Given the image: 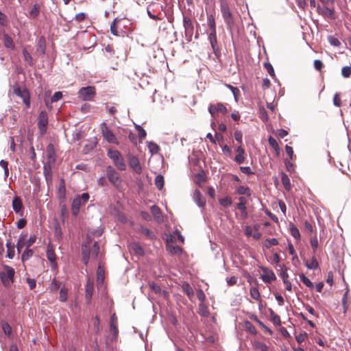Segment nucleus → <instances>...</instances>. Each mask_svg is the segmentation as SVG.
<instances>
[{"label":"nucleus","mask_w":351,"mask_h":351,"mask_svg":"<svg viewBox=\"0 0 351 351\" xmlns=\"http://www.w3.org/2000/svg\"><path fill=\"white\" fill-rule=\"evenodd\" d=\"M15 271L8 266H3V271L0 273V278L2 283L5 287H9L14 281Z\"/></svg>","instance_id":"nucleus-1"},{"label":"nucleus","mask_w":351,"mask_h":351,"mask_svg":"<svg viewBox=\"0 0 351 351\" xmlns=\"http://www.w3.org/2000/svg\"><path fill=\"white\" fill-rule=\"evenodd\" d=\"M89 199V195L84 193L81 195H77L74 198L72 202L71 211L73 215L77 216L80 212L82 206L84 205Z\"/></svg>","instance_id":"nucleus-2"},{"label":"nucleus","mask_w":351,"mask_h":351,"mask_svg":"<svg viewBox=\"0 0 351 351\" xmlns=\"http://www.w3.org/2000/svg\"><path fill=\"white\" fill-rule=\"evenodd\" d=\"M108 156L113 160L114 164L119 170H125L126 165L119 151L110 149L108 151Z\"/></svg>","instance_id":"nucleus-3"},{"label":"nucleus","mask_w":351,"mask_h":351,"mask_svg":"<svg viewBox=\"0 0 351 351\" xmlns=\"http://www.w3.org/2000/svg\"><path fill=\"white\" fill-rule=\"evenodd\" d=\"M220 8L226 24L228 28H231L234 25V19L228 3L222 1L220 3Z\"/></svg>","instance_id":"nucleus-4"},{"label":"nucleus","mask_w":351,"mask_h":351,"mask_svg":"<svg viewBox=\"0 0 351 351\" xmlns=\"http://www.w3.org/2000/svg\"><path fill=\"white\" fill-rule=\"evenodd\" d=\"M47 161L44 165V171L49 172L56 162V152L53 146L49 144L47 147Z\"/></svg>","instance_id":"nucleus-5"},{"label":"nucleus","mask_w":351,"mask_h":351,"mask_svg":"<svg viewBox=\"0 0 351 351\" xmlns=\"http://www.w3.org/2000/svg\"><path fill=\"white\" fill-rule=\"evenodd\" d=\"M95 93L94 86L82 87L78 91V97L82 101H90L94 97Z\"/></svg>","instance_id":"nucleus-6"},{"label":"nucleus","mask_w":351,"mask_h":351,"mask_svg":"<svg viewBox=\"0 0 351 351\" xmlns=\"http://www.w3.org/2000/svg\"><path fill=\"white\" fill-rule=\"evenodd\" d=\"M101 130L104 138L110 143H113L118 145L119 141L112 132L110 128L108 127L106 123H103L101 125Z\"/></svg>","instance_id":"nucleus-7"},{"label":"nucleus","mask_w":351,"mask_h":351,"mask_svg":"<svg viewBox=\"0 0 351 351\" xmlns=\"http://www.w3.org/2000/svg\"><path fill=\"white\" fill-rule=\"evenodd\" d=\"M86 245H82V255H83V261L84 264H87L89 260L90 256L93 258H96L98 256L99 247L97 242H95L93 245V249L90 252H88L86 250Z\"/></svg>","instance_id":"nucleus-8"},{"label":"nucleus","mask_w":351,"mask_h":351,"mask_svg":"<svg viewBox=\"0 0 351 351\" xmlns=\"http://www.w3.org/2000/svg\"><path fill=\"white\" fill-rule=\"evenodd\" d=\"M106 174L109 182H110L112 184L116 186H118L121 184V180L119 173L111 166L107 167Z\"/></svg>","instance_id":"nucleus-9"},{"label":"nucleus","mask_w":351,"mask_h":351,"mask_svg":"<svg viewBox=\"0 0 351 351\" xmlns=\"http://www.w3.org/2000/svg\"><path fill=\"white\" fill-rule=\"evenodd\" d=\"M48 124V116L46 112L42 111L38 117V126L41 135H44L47 132Z\"/></svg>","instance_id":"nucleus-10"},{"label":"nucleus","mask_w":351,"mask_h":351,"mask_svg":"<svg viewBox=\"0 0 351 351\" xmlns=\"http://www.w3.org/2000/svg\"><path fill=\"white\" fill-rule=\"evenodd\" d=\"M261 269L263 271V274L261 275V278L263 282L266 283H271L276 280V277L271 269L265 267H261Z\"/></svg>","instance_id":"nucleus-11"},{"label":"nucleus","mask_w":351,"mask_h":351,"mask_svg":"<svg viewBox=\"0 0 351 351\" xmlns=\"http://www.w3.org/2000/svg\"><path fill=\"white\" fill-rule=\"evenodd\" d=\"M208 112L212 117H214L217 113L225 114L227 113L228 110L223 104L217 103L216 104H210Z\"/></svg>","instance_id":"nucleus-12"},{"label":"nucleus","mask_w":351,"mask_h":351,"mask_svg":"<svg viewBox=\"0 0 351 351\" xmlns=\"http://www.w3.org/2000/svg\"><path fill=\"white\" fill-rule=\"evenodd\" d=\"M330 5H323L322 6L318 5L317 9L319 14L328 17L329 19H335V11L332 7Z\"/></svg>","instance_id":"nucleus-13"},{"label":"nucleus","mask_w":351,"mask_h":351,"mask_svg":"<svg viewBox=\"0 0 351 351\" xmlns=\"http://www.w3.org/2000/svg\"><path fill=\"white\" fill-rule=\"evenodd\" d=\"M183 23L186 37H187L189 40H191L193 34V23L189 18L184 17Z\"/></svg>","instance_id":"nucleus-14"},{"label":"nucleus","mask_w":351,"mask_h":351,"mask_svg":"<svg viewBox=\"0 0 351 351\" xmlns=\"http://www.w3.org/2000/svg\"><path fill=\"white\" fill-rule=\"evenodd\" d=\"M130 167L138 174H141L142 173V167L141 166L139 160L137 157L134 156H131L129 157L128 160Z\"/></svg>","instance_id":"nucleus-15"},{"label":"nucleus","mask_w":351,"mask_h":351,"mask_svg":"<svg viewBox=\"0 0 351 351\" xmlns=\"http://www.w3.org/2000/svg\"><path fill=\"white\" fill-rule=\"evenodd\" d=\"M93 289H94V283L93 281L91 280H88L86 285V300L88 303L90 302L91 298L93 293Z\"/></svg>","instance_id":"nucleus-16"},{"label":"nucleus","mask_w":351,"mask_h":351,"mask_svg":"<svg viewBox=\"0 0 351 351\" xmlns=\"http://www.w3.org/2000/svg\"><path fill=\"white\" fill-rule=\"evenodd\" d=\"M110 330L113 332L112 339H116L118 335L117 318L115 314H113L110 320Z\"/></svg>","instance_id":"nucleus-17"},{"label":"nucleus","mask_w":351,"mask_h":351,"mask_svg":"<svg viewBox=\"0 0 351 351\" xmlns=\"http://www.w3.org/2000/svg\"><path fill=\"white\" fill-rule=\"evenodd\" d=\"M193 200L199 207H204L206 204L205 199L202 197L198 190H195L193 193Z\"/></svg>","instance_id":"nucleus-18"},{"label":"nucleus","mask_w":351,"mask_h":351,"mask_svg":"<svg viewBox=\"0 0 351 351\" xmlns=\"http://www.w3.org/2000/svg\"><path fill=\"white\" fill-rule=\"evenodd\" d=\"M129 249L131 252L138 256H143L144 254V250L143 247L136 243H131L129 245Z\"/></svg>","instance_id":"nucleus-19"},{"label":"nucleus","mask_w":351,"mask_h":351,"mask_svg":"<svg viewBox=\"0 0 351 351\" xmlns=\"http://www.w3.org/2000/svg\"><path fill=\"white\" fill-rule=\"evenodd\" d=\"M208 40L214 51L217 49V33L214 31H210L208 35Z\"/></svg>","instance_id":"nucleus-20"},{"label":"nucleus","mask_w":351,"mask_h":351,"mask_svg":"<svg viewBox=\"0 0 351 351\" xmlns=\"http://www.w3.org/2000/svg\"><path fill=\"white\" fill-rule=\"evenodd\" d=\"M23 205L21 200L15 197L12 201V208L16 213H20L22 209Z\"/></svg>","instance_id":"nucleus-21"},{"label":"nucleus","mask_w":351,"mask_h":351,"mask_svg":"<svg viewBox=\"0 0 351 351\" xmlns=\"http://www.w3.org/2000/svg\"><path fill=\"white\" fill-rule=\"evenodd\" d=\"M14 93H16V95H17L18 96H19L23 99V102L25 104V105L27 107L29 106V104H30L29 99L27 96V94L25 93H22L19 88L14 89Z\"/></svg>","instance_id":"nucleus-22"},{"label":"nucleus","mask_w":351,"mask_h":351,"mask_svg":"<svg viewBox=\"0 0 351 351\" xmlns=\"http://www.w3.org/2000/svg\"><path fill=\"white\" fill-rule=\"evenodd\" d=\"M147 147H148L149 152L152 154H157L160 150L159 146L156 143H154L153 141L148 142Z\"/></svg>","instance_id":"nucleus-23"},{"label":"nucleus","mask_w":351,"mask_h":351,"mask_svg":"<svg viewBox=\"0 0 351 351\" xmlns=\"http://www.w3.org/2000/svg\"><path fill=\"white\" fill-rule=\"evenodd\" d=\"M47 256L53 267L56 265V254L53 250L48 248L47 251Z\"/></svg>","instance_id":"nucleus-24"},{"label":"nucleus","mask_w":351,"mask_h":351,"mask_svg":"<svg viewBox=\"0 0 351 351\" xmlns=\"http://www.w3.org/2000/svg\"><path fill=\"white\" fill-rule=\"evenodd\" d=\"M3 38V43L5 47L6 48L13 49L14 48V45L12 38L9 36L8 34H5Z\"/></svg>","instance_id":"nucleus-25"},{"label":"nucleus","mask_w":351,"mask_h":351,"mask_svg":"<svg viewBox=\"0 0 351 351\" xmlns=\"http://www.w3.org/2000/svg\"><path fill=\"white\" fill-rule=\"evenodd\" d=\"M151 211L154 217L158 220L160 221L162 219V215L160 212V209L157 206H152L151 207Z\"/></svg>","instance_id":"nucleus-26"},{"label":"nucleus","mask_w":351,"mask_h":351,"mask_svg":"<svg viewBox=\"0 0 351 351\" xmlns=\"http://www.w3.org/2000/svg\"><path fill=\"white\" fill-rule=\"evenodd\" d=\"M182 289H183V291L188 295L189 299L191 300L194 295V291H193L192 287L189 285V284H188V283L184 284L182 286Z\"/></svg>","instance_id":"nucleus-27"},{"label":"nucleus","mask_w":351,"mask_h":351,"mask_svg":"<svg viewBox=\"0 0 351 351\" xmlns=\"http://www.w3.org/2000/svg\"><path fill=\"white\" fill-rule=\"evenodd\" d=\"M305 265L309 269H315L319 267L318 262L314 257L311 261H306Z\"/></svg>","instance_id":"nucleus-28"},{"label":"nucleus","mask_w":351,"mask_h":351,"mask_svg":"<svg viewBox=\"0 0 351 351\" xmlns=\"http://www.w3.org/2000/svg\"><path fill=\"white\" fill-rule=\"evenodd\" d=\"M300 280L309 289H313L314 288L312 282L305 276L304 274H301L299 276Z\"/></svg>","instance_id":"nucleus-29"},{"label":"nucleus","mask_w":351,"mask_h":351,"mask_svg":"<svg viewBox=\"0 0 351 351\" xmlns=\"http://www.w3.org/2000/svg\"><path fill=\"white\" fill-rule=\"evenodd\" d=\"M279 276L282 278V281L289 279L287 267L285 265H280Z\"/></svg>","instance_id":"nucleus-30"},{"label":"nucleus","mask_w":351,"mask_h":351,"mask_svg":"<svg viewBox=\"0 0 351 351\" xmlns=\"http://www.w3.org/2000/svg\"><path fill=\"white\" fill-rule=\"evenodd\" d=\"M281 180L285 189L287 191H289L291 189V182L288 176L283 173L282 175Z\"/></svg>","instance_id":"nucleus-31"},{"label":"nucleus","mask_w":351,"mask_h":351,"mask_svg":"<svg viewBox=\"0 0 351 351\" xmlns=\"http://www.w3.org/2000/svg\"><path fill=\"white\" fill-rule=\"evenodd\" d=\"M239 203L237 204V208L241 212L246 211L245 204L247 202L246 199L244 197H240L239 198Z\"/></svg>","instance_id":"nucleus-32"},{"label":"nucleus","mask_w":351,"mask_h":351,"mask_svg":"<svg viewBox=\"0 0 351 351\" xmlns=\"http://www.w3.org/2000/svg\"><path fill=\"white\" fill-rule=\"evenodd\" d=\"M164 177L161 175H158L155 178V184L156 187L161 190L164 186Z\"/></svg>","instance_id":"nucleus-33"},{"label":"nucleus","mask_w":351,"mask_h":351,"mask_svg":"<svg viewBox=\"0 0 351 351\" xmlns=\"http://www.w3.org/2000/svg\"><path fill=\"white\" fill-rule=\"evenodd\" d=\"M237 193L240 195H246L250 196L251 195V191L249 187L245 186H239L237 190Z\"/></svg>","instance_id":"nucleus-34"},{"label":"nucleus","mask_w":351,"mask_h":351,"mask_svg":"<svg viewBox=\"0 0 351 351\" xmlns=\"http://www.w3.org/2000/svg\"><path fill=\"white\" fill-rule=\"evenodd\" d=\"M199 313L204 317H207L209 314L208 308L204 303L199 304Z\"/></svg>","instance_id":"nucleus-35"},{"label":"nucleus","mask_w":351,"mask_h":351,"mask_svg":"<svg viewBox=\"0 0 351 351\" xmlns=\"http://www.w3.org/2000/svg\"><path fill=\"white\" fill-rule=\"evenodd\" d=\"M278 244V241L276 239L272 238V239H267L265 240L264 243V246L266 248H270L273 245H277Z\"/></svg>","instance_id":"nucleus-36"},{"label":"nucleus","mask_w":351,"mask_h":351,"mask_svg":"<svg viewBox=\"0 0 351 351\" xmlns=\"http://www.w3.org/2000/svg\"><path fill=\"white\" fill-rule=\"evenodd\" d=\"M250 293L253 299L256 300H258L260 299L261 295L259 291L256 287H251L250 290Z\"/></svg>","instance_id":"nucleus-37"},{"label":"nucleus","mask_w":351,"mask_h":351,"mask_svg":"<svg viewBox=\"0 0 351 351\" xmlns=\"http://www.w3.org/2000/svg\"><path fill=\"white\" fill-rule=\"evenodd\" d=\"M68 289L66 288L62 287L60 290V301L65 302L67 300Z\"/></svg>","instance_id":"nucleus-38"},{"label":"nucleus","mask_w":351,"mask_h":351,"mask_svg":"<svg viewBox=\"0 0 351 351\" xmlns=\"http://www.w3.org/2000/svg\"><path fill=\"white\" fill-rule=\"evenodd\" d=\"M269 144L277 152H279L280 147L277 141L272 136H269L268 138Z\"/></svg>","instance_id":"nucleus-39"},{"label":"nucleus","mask_w":351,"mask_h":351,"mask_svg":"<svg viewBox=\"0 0 351 351\" xmlns=\"http://www.w3.org/2000/svg\"><path fill=\"white\" fill-rule=\"evenodd\" d=\"M328 41L331 45L335 47H339L341 45V43L339 39L333 36H328Z\"/></svg>","instance_id":"nucleus-40"},{"label":"nucleus","mask_w":351,"mask_h":351,"mask_svg":"<svg viewBox=\"0 0 351 351\" xmlns=\"http://www.w3.org/2000/svg\"><path fill=\"white\" fill-rule=\"evenodd\" d=\"M39 13H40L39 6L37 5L36 4L34 5L31 9L30 12H29L30 16L33 17V18L37 17L39 15Z\"/></svg>","instance_id":"nucleus-41"},{"label":"nucleus","mask_w":351,"mask_h":351,"mask_svg":"<svg viewBox=\"0 0 351 351\" xmlns=\"http://www.w3.org/2000/svg\"><path fill=\"white\" fill-rule=\"evenodd\" d=\"M290 231L292 237H294L296 240H299L300 239V233L298 228L295 226H291Z\"/></svg>","instance_id":"nucleus-42"},{"label":"nucleus","mask_w":351,"mask_h":351,"mask_svg":"<svg viewBox=\"0 0 351 351\" xmlns=\"http://www.w3.org/2000/svg\"><path fill=\"white\" fill-rule=\"evenodd\" d=\"M2 329L6 335H8V337H10L11 335L12 328L8 323L3 322L2 324Z\"/></svg>","instance_id":"nucleus-43"},{"label":"nucleus","mask_w":351,"mask_h":351,"mask_svg":"<svg viewBox=\"0 0 351 351\" xmlns=\"http://www.w3.org/2000/svg\"><path fill=\"white\" fill-rule=\"evenodd\" d=\"M141 233L147 237L148 238L153 239L156 237L155 234L149 229L146 228H141Z\"/></svg>","instance_id":"nucleus-44"},{"label":"nucleus","mask_w":351,"mask_h":351,"mask_svg":"<svg viewBox=\"0 0 351 351\" xmlns=\"http://www.w3.org/2000/svg\"><path fill=\"white\" fill-rule=\"evenodd\" d=\"M135 128H136V130L138 131V136H139L140 139H141V140L144 139L147 135L145 130L138 125H136Z\"/></svg>","instance_id":"nucleus-45"},{"label":"nucleus","mask_w":351,"mask_h":351,"mask_svg":"<svg viewBox=\"0 0 351 351\" xmlns=\"http://www.w3.org/2000/svg\"><path fill=\"white\" fill-rule=\"evenodd\" d=\"M33 255V252L32 250L27 248L25 252L23 253L21 256V259L23 261H25L29 259Z\"/></svg>","instance_id":"nucleus-46"},{"label":"nucleus","mask_w":351,"mask_h":351,"mask_svg":"<svg viewBox=\"0 0 351 351\" xmlns=\"http://www.w3.org/2000/svg\"><path fill=\"white\" fill-rule=\"evenodd\" d=\"M49 288L51 292H56L60 289V285L58 281L53 280L51 282Z\"/></svg>","instance_id":"nucleus-47"},{"label":"nucleus","mask_w":351,"mask_h":351,"mask_svg":"<svg viewBox=\"0 0 351 351\" xmlns=\"http://www.w3.org/2000/svg\"><path fill=\"white\" fill-rule=\"evenodd\" d=\"M23 54L25 61L28 62L29 64H32V57L30 55V53L27 51V50L24 49L23 50Z\"/></svg>","instance_id":"nucleus-48"},{"label":"nucleus","mask_w":351,"mask_h":351,"mask_svg":"<svg viewBox=\"0 0 351 351\" xmlns=\"http://www.w3.org/2000/svg\"><path fill=\"white\" fill-rule=\"evenodd\" d=\"M208 23L210 31L216 32L215 21L213 16L208 17Z\"/></svg>","instance_id":"nucleus-49"},{"label":"nucleus","mask_w":351,"mask_h":351,"mask_svg":"<svg viewBox=\"0 0 351 351\" xmlns=\"http://www.w3.org/2000/svg\"><path fill=\"white\" fill-rule=\"evenodd\" d=\"M341 75L344 77H349L351 75V66H343L341 69Z\"/></svg>","instance_id":"nucleus-50"},{"label":"nucleus","mask_w":351,"mask_h":351,"mask_svg":"<svg viewBox=\"0 0 351 351\" xmlns=\"http://www.w3.org/2000/svg\"><path fill=\"white\" fill-rule=\"evenodd\" d=\"M259 226L256 224L254 226V230H255L254 232L252 234V237L254 239L258 240L261 237V233L258 232Z\"/></svg>","instance_id":"nucleus-51"},{"label":"nucleus","mask_w":351,"mask_h":351,"mask_svg":"<svg viewBox=\"0 0 351 351\" xmlns=\"http://www.w3.org/2000/svg\"><path fill=\"white\" fill-rule=\"evenodd\" d=\"M219 203L221 205L228 207L232 204V200L230 197H225L219 199Z\"/></svg>","instance_id":"nucleus-52"},{"label":"nucleus","mask_w":351,"mask_h":351,"mask_svg":"<svg viewBox=\"0 0 351 351\" xmlns=\"http://www.w3.org/2000/svg\"><path fill=\"white\" fill-rule=\"evenodd\" d=\"M169 251L174 254H180L182 252V248L178 245L169 246Z\"/></svg>","instance_id":"nucleus-53"},{"label":"nucleus","mask_w":351,"mask_h":351,"mask_svg":"<svg viewBox=\"0 0 351 351\" xmlns=\"http://www.w3.org/2000/svg\"><path fill=\"white\" fill-rule=\"evenodd\" d=\"M62 97V93L60 91L56 92L51 97V101L52 103L56 102Z\"/></svg>","instance_id":"nucleus-54"},{"label":"nucleus","mask_w":351,"mask_h":351,"mask_svg":"<svg viewBox=\"0 0 351 351\" xmlns=\"http://www.w3.org/2000/svg\"><path fill=\"white\" fill-rule=\"evenodd\" d=\"M265 67L267 69L268 73L269 74V75L271 77H274L275 76L274 70V68H273V66H271V64L265 63Z\"/></svg>","instance_id":"nucleus-55"},{"label":"nucleus","mask_w":351,"mask_h":351,"mask_svg":"<svg viewBox=\"0 0 351 351\" xmlns=\"http://www.w3.org/2000/svg\"><path fill=\"white\" fill-rule=\"evenodd\" d=\"M149 288L156 293H159L161 291L160 287L154 282L149 283Z\"/></svg>","instance_id":"nucleus-56"},{"label":"nucleus","mask_w":351,"mask_h":351,"mask_svg":"<svg viewBox=\"0 0 351 351\" xmlns=\"http://www.w3.org/2000/svg\"><path fill=\"white\" fill-rule=\"evenodd\" d=\"M8 163L7 161L1 160L0 161V166L3 167L4 170V174L5 176L7 177L8 176Z\"/></svg>","instance_id":"nucleus-57"},{"label":"nucleus","mask_w":351,"mask_h":351,"mask_svg":"<svg viewBox=\"0 0 351 351\" xmlns=\"http://www.w3.org/2000/svg\"><path fill=\"white\" fill-rule=\"evenodd\" d=\"M118 21H119V20L117 19H115L110 25L111 33L116 36L118 35V31L117 30V28H116V24Z\"/></svg>","instance_id":"nucleus-58"},{"label":"nucleus","mask_w":351,"mask_h":351,"mask_svg":"<svg viewBox=\"0 0 351 351\" xmlns=\"http://www.w3.org/2000/svg\"><path fill=\"white\" fill-rule=\"evenodd\" d=\"M234 136L235 140L239 143H242L243 141V134L241 131L237 130L234 132Z\"/></svg>","instance_id":"nucleus-59"},{"label":"nucleus","mask_w":351,"mask_h":351,"mask_svg":"<svg viewBox=\"0 0 351 351\" xmlns=\"http://www.w3.org/2000/svg\"><path fill=\"white\" fill-rule=\"evenodd\" d=\"M245 154H237L234 158V161L238 164H242L245 160Z\"/></svg>","instance_id":"nucleus-60"},{"label":"nucleus","mask_w":351,"mask_h":351,"mask_svg":"<svg viewBox=\"0 0 351 351\" xmlns=\"http://www.w3.org/2000/svg\"><path fill=\"white\" fill-rule=\"evenodd\" d=\"M197 298L200 301V303H204V301L206 298V295L204 291L201 289H199L197 292Z\"/></svg>","instance_id":"nucleus-61"},{"label":"nucleus","mask_w":351,"mask_h":351,"mask_svg":"<svg viewBox=\"0 0 351 351\" xmlns=\"http://www.w3.org/2000/svg\"><path fill=\"white\" fill-rule=\"evenodd\" d=\"M285 151L287 154L289 156L290 160L293 159V149L289 145L285 146Z\"/></svg>","instance_id":"nucleus-62"},{"label":"nucleus","mask_w":351,"mask_h":351,"mask_svg":"<svg viewBox=\"0 0 351 351\" xmlns=\"http://www.w3.org/2000/svg\"><path fill=\"white\" fill-rule=\"evenodd\" d=\"M25 238H26V235L25 234H21L19 239V241H18V243H17V245H20L21 246V247H24L25 246H26V243H25Z\"/></svg>","instance_id":"nucleus-63"},{"label":"nucleus","mask_w":351,"mask_h":351,"mask_svg":"<svg viewBox=\"0 0 351 351\" xmlns=\"http://www.w3.org/2000/svg\"><path fill=\"white\" fill-rule=\"evenodd\" d=\"M306 338V333H300L295 337L298 343H301L305 341Z\"/></svg>","instance_id":"nucleus-64"}]
</instances>
